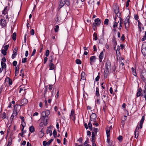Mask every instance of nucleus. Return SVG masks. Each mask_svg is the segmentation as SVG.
Listing matches in <instances>:
<instances>
[{
    "mask_svg": "<svg viewBox=\"0 0 146 146\" xmlns=\"http://www.w3.org/2000/svg\"><path fill=\"white\" fill-rule=\"evenodd\" d=\"M145 120V115L142 116L140 122L139 124V127H138L137 126L136 129L135 131V137L137 139L138 136L139 134V128L141 129L142 127L143 124V122Z\"/></svg>",
    "mask_w": 146,
    "mask_h": 146,
    "instance_id": "1",
    "label": "nucleus"
},
{
    "mask_svg": "<svg viewBox=\"0 0 146 146\" xmlns=\"http://www.w3.org/2000/svg\"><path fill=\"white\" fill-rule=\"evenodd\" d=\"M50 114V112L48 110L43 111L41 114V118L42 119L48 121V116Z\"/></svg>",
    "mask_w": 146,
    "mask_h": 146,
    "instance_id": "2",
    "label": "nucleus"
},
{
    "mask_svg": "<svg viewBox=\"0 0 146 146\" xmlns=\"http://www.w3.org/2000/svg\"><path fill=\"white\" fill-rule=\"evenodd\" d=\"M105 72L106 73L108 74L109 73V70L111 69V63L109 60H107L105 64Z\"/></svg>",
    "mask_w": 146,
    "mask_h": 146,
    "instance_id": "3",
    "label": "nucleus"
},
{
    "mask_svg": "<svg viewBox=\"0 0 146 146\" xmlns=\"http://www.w3.org/2000/svg\"><path fill=\"white\" fill-rule=\"evenodd\" d=\"M140 77L142 80L146 83V70H143L140 74Z\"/></svg>",
    "mask_w": 146,
    "mask_h": 146,
    "instance_id": "4",
    "label": "nucleus"
},
{
    "mask_svg": "<svg viewBox=\"0 0 146 146\" xmlns=\"http://www.w3.org/2000/svg\"><path fill=\"white\" fill-rule=\"evenodd\" d=\"M124 25L125 29L128 31V29L129 27L130 22L129 21V18L127 17L125 20L124 21Z\"/></svg>",
    "mask_w": 146,
    "mask_h": 146,
    "instance_id": "5",
    "label": "nucleus"
},
{
    "mask_svg": "<svg viewBox=\"0 0 146 146\" xmlns=\"http://www.w3.org/2000/svg\"><path fill=\"white\" fill-rule=\"evenodd\" d=\"M141 51L144 56H146V41L143 43L141 48Z\"/></svg>",
    "mask_w": 146,
    "mask_h": 146,
    "instance_id": "6",
    "label": "nucleus"
},
{
    "mask_svg": "<svg viewBox=\"0 0 146 146\" xmlns=\"http://www.w3.org/2000/svg\"><path fill=\"white\" fill-rule=\"evenodd\" d=\"M102 95V99L103 101L104 104L105 106L106 103L109 101V100L108 99V96L105 95Z\"/></svg>",
    "mask_w": 146,
    "mask_h": 146,
    "instance_id": "7",
    "label": "nucleus"
},
{
    "mask_svg": "<svg viewBox=\"0 0 146 146\" xmlns=\"http://www.w3.org/2000/svg\"><path fill=\"white\" fill-rule=\"evenodd\" d=\"M48 121H46V120L41 119L40 122L39 124V127L42 128L44 125H46L48 123Z\"/></svg>",
    "mask_w": 146,
    "mask_h": 146,
    "instance_id": "8",
    "label": "nucleus"
},
{
    "mask_svg": "<svg viewBox=\"0 0 146 146\" xmlns=\"http://www.w3.org/2000/svg\"><path fill=\"white\" fill-rule=\"evenodd\" d=\"M88 126L87 124L86 123H85L84 124V126L85 128L86 129H87L88 128H89L90 130H92V123L90 121L88 123Z\"/></svg>",
    "mask_w": 146,
    "mask_h": 146,
    "instance_id": "9",
    "label": "nucleus"
},
{
    "mask_svg": "<svg viewBox=\"0 0 146 146\" xmlns=\"http://www.w3.org/2000/svg\"><path fill=\"white\" fill-rule=\"evenodd\" d=\"M96 115L95 113H92L90 116L91 121L96 122Z\"/></svg>",
    "mask_w": 146,
    "mask_h": 146,
    "instance_id": "10",
    "label": "nucleus"
},
{
    "mask_svg": "<svg viewBox=\"0 0 146 146\" xmlns=\"http://www.w3.org/2000/svg\"><path fill=\"white\" fill-rule=\"evenodd\" d=\"M7 24L6 21L5 19H1L0 21V24L2 26L5 27Z\"/></svg>",
    "mask_w": 146,
    "mask_h": 146,
    "instance_id": "11",
    "label": "nucleus"
},
{
    "mask_svg": "<svg viewBox=\"0 0 146 146\" xmlns=\"http://www.w3.org/2000/svg\"><path fill=\"white\" fill-rule=\"evenodd\" d=\"M101 20L99 18H97L95 20L94 23H93L94 25H96L97 26L100 25L101 23Z\"/></svg>",
    "mask_w": 146,
    "mask_h": 146,
    "instance_id": "12",
    "label": "nucleus"
},
{
    "mask_svg": "<svg viewBox=\"0 0 146 146\" xmlns=\"http://www.w3.org/2000/svg\"><path fill=\"white\" fill-rule=\"evenodd\" d=\"M113 8L115 13L116 14H118L119 11L118 7L116 5H113Z\"/></svg>",
    "mask_w": 146,
    "mask_h": 146,
    "instance_id": "13",
    "label": "nucleus"
},
{
    "mask_svg": "<svg viewBox=\"0 0 146 146\" xmlns=\"http://www.w3.org/2000/svg\"><path fill=\"white\" fill-rule=\"evenodd\" d=\"M96 57L95 56H91L90 58V64L91 65L92 64V63L96 61Z\"/></svg>",
    "mask_w": 146,
    "mask_h": 146,
    "instance_id": "14",
    "label": "nucleus"
},
{
    "mask_svg": "<svg viewBox=\"0 0 146 146\" xmlns=\"http://www.w3.org/2000/svg\"><path fill=\"white\" fill-rule=\"evenodd\" d=\"M70 117V118L74 120H75V117L74 115V111L73 110H72L71 111Z\"/></svg>",
    "mask_w": 146,
    "mask_h": 146,
    "instance_id": "15",
    "label": "nucleus"
},
{
    "mask_svg": "<svg viewBox=\"0 0 146 146\" xmlns=\"http://www.w3.org/2000/svg\"><path fill=\"white\" fill-rule=\"evenodd\" d=\"M117 19V17H115L114 18V20L115 21L113 22V27L114 28H115L117 27V26L119 22V21H117L116 20Z\"/></svg>",
    "mask_w": 146,
    "mask_h": 146,
    "instance_id": "16",
    "label": "nucleus"
},
{
    "mask_svg": "<svg viewBox=\"0 0 146 146\" xmlns=\"http://www.w3.org/2000/svg\"><path fill=\"white\" fill-rule=\"evenodd\" d=\"M49 66L50 67L49 70H50L54 69L56 67L55 66L53 63H49Z\"/></svg>",
    "mask_w": 146,
    "mask_h": 146,
    "instance_id": "17",
    "label": "nucleus"
},
{
    "mask_svg": "<svg viewBox=\"0 0 146 146\" xmlns=\"http://www.w3.org/2000/svg\"><path fill=\"white\" fill-rule=\"evenodd\" d=\"M142 91V89L141 88H139L138 89V91L136 94V96L137 97H139L141 95Z\"/></svg>",
    "mask_w": 146,
    "mask_h": 146,
    "instance_id": "18",
    "label": "nucleus"
},
{
    "mask_svg": "<svg viewBox=\"0 0 146 146\" xmlns=\"http://www.w3.org/2000/svg\"><path fill=\"white\" fill-rule=\"evenodd\" d=\"M28 102V100L24 98L21 101V104L22 106H24Z\"/></svg>",
    "mask_w": 146,
    "mask_h": 146,
    "instance_id": "19",
    "label": "nucleus"
},
{
    "mask_svg": "<svg viewBox=\"0 0 146 146\" xmlns=\"http://www.w3.org/2000/svg\"><path fill=\"white\" fill-rule=\"evenodd\" d=\"M103 53L102 51L101 52L99 56V61L101 62H102V59L103 58Z\"/></svg>",
    "mask_w": 146,
    "mask_h": 146,
    "instance_id": "20",
    "label": "nucleus"
},
{
    "mask_svg": "<svg viewBox=\"0 0 146 146\" xmlns=\"http://www.w3.org/2000/svg\"><path fill=\"white\" fill-rule=\"evenodd\" d=\"M65 4V2L64 0H61L59 6V7H60V9L63 7Z\"/></svg>",
    "mask_w": 146,
    "mask_h": 146,
    "instance_id": "21",
    "label": "nucleus"
},
{
    "mask_svg": "<svg viewBox=\"0 0 146 146\" xmlns=\"http://www.w3.org/2000/svg\"><path fill=\"white\" fill-rule=\"evenodd\" d=\"M5 80L6 82H8V83L9 85H12V80L8 77H7L5 79Z\"/></svg>",
    "mask_w": 146,
    "mask_h": 146,
    "instance_id": "22",
    "label": "nucleus"
},
{
    "mask_svg": "<svg viewBox=\"0 0 146 146\" xmlns=\"http://www.w3.org/2000/svg\"><path fill=\"white\" fill-rule=\"evenodd\" d=\"M18 114V112L16 110H15L13 111V114L11 115V117L13 118L15 116H16Z\"/></svg>",
    "mask_w": 146,
    "mask_h": 146,
    "instance_id": "23",
    "label": "nucleus"
},
{
    "mask_svg": "<svg viewBox=\"0 0 146 146\" xmlns=\"http://www.w3.org/2000/svg\"><path fill=\"white\" fill-rule=\"evenodd\" d=\"M44 134L43 131V128H42L39 133V136L40 137H42L44 135Z\"/></svg>",
    "mask_w": 146,
    "mask_h": 146,
    "instance_id": "24",
    "label": "nucleus"
},
{
    "mask_svg": "<svg viewBox=\"0 0 146 146\" xmlns=\"http://www.w3.org/2000/svg\"><path fill=\"white\" fill-rule=\"evenodd\" d=\"M100 95L98 87H96V96L97 97H98L100 96Z\"/></svg>",
    "mask_w": 146,
    "mask_h": 146,
    "instance_id": "25",
    "label": "nucleus"
},
{
    "mask_svg": "<svg viewBox=\"0 0 146 146\" xmlns=\"http://www.w3.org/2000/svg\"><path fill=\"white\" fill-rule=\"evenodd\" d=\"M8 7L7 6L5 7L2 12V13L3 14L5 15L8 12Z\"/></svg>",
    "mask_w": 146,
    "mask_h": 146,
    "instance_id": "26",
    "label": "nucleus"
},
{
    "mask_svg": "<svg viewBox=\"0 0 146 146\" xmlns=\"http://www.w3.org/2000/svg\"><path fill=\"white\" fill-rule=\"evenodd\" d=\"M56 92V88H53L52 91L51 92V96H54Z\"/></svg>",
    "mask_w": 146,
    "mask_h": 146,
    "instance_id": "27",
    "label": "nucleus"
},
{
    "mask_svg": "<svg viewBox=\"0 0 146 146\" xmlns=\"http://www.w3.org/2000/svg\"><path fill=\"white\" fill-rule=\"evenodd\" d=\"M92 133H93L95 135H97V133L98 131V129L97 128H94L93 129Z\"/></svg>",
    "mask_w": 146,
    "mask_h": 146,
    "instance_id": "28",
    "label": "nucleus"
},
{
    "mask_svg": "<svg viewBox=\"0 0 146 146\" xmlns=\"http://www.w3.org/2000/svg\"><path fill=\"white\" fill-rule=\"evenodd\" d=\"M29 130L31 133H33L35 131V128L33 126H31L29 127Z\"/></svg>",
    "mask_w": 146,
    "mask_h": 146,
    "instance_id": "29",
    "label": "nucleus"
},
{
    "mask_svg": "<svg viewBox=\"0 0 146 146\" xmlns=\"http://www.w3.org/2000/svg\"><path fill=\"white\" fill-rule=\"evenodd\" d=\"M131 70L133 74L135 76H136V73L135 70L134 68L132 67L131 68Z\"/></svg>",
    "mask_w": 146,
    "mask_h": 146,
    "instance_id": "30",
    "label": "nucleus"
},
{
    "mask_svg": "<svg viewBox=\"0 0 146 146\" xmlns=\"http://www.w3.org/2000/svg\"><path fill=\"white\" fill-rule=\"evenodd\" d=\"M96 135H95L93 133H92V141H95V136Z\"/></svg>",
    "mask_w": 146,
    "mask_h": 146,
    "instance_id": "31",
    "label": "nucleus"
},
{
    "mask_svg": "<svg viewBox=\"0 0 146 146\" xmlns=\"http://www.w3.org/2000/svg\"><path fill=\"white\" fill-rule=\"evenodd\" d=\"M17 54V52L15 51V50H13V53L12 56V59L14 58Z\"/></svg>",
    "mask_w": 146,
    "mask_h": 146,
    "instance_id": "32",
    "label": "nucleus"
},
{
    "mask_svg": "<svg viewBox=\"0 0 146 146\" xmlns=\"http://www.w3.org/2000/svg\"><path fill=\"white\" fill-rule=\"evenodd\" d=\"M46 133L47 134H49L50 136H51L52 135V132L50 129H48L46 131Z\"/></svg>",
    "mask_w": 146,
    "mask_h": 146,
    "instance_id": "33",
    "label": "nucleus"
},
{
    "mask_svg": "<svg viewBox=\"0 0 146 146\" xmlns=\"http://www.w3.org/2000/svg\"><path fill=\"white\" fill-rule=\"evenodd\" d=\"M16 33H14L12 35V38L14 40H15L16 39Z\"/></svg>",
    "mask_w": 146,
    "mask_h": 146,
    "instance_id": "34",
    "label": "nucleus"
},
{
    "mask_svg": "<svg viewBox=\"0 0 146 146\" xmlns=\"http://www.w3.org/2000/svg\"><path fill=\"white\" fill-rule=\"evenodd\" d=\"M1 68L3 69L5 68H6V65L5 63H1Z\"/></svg>",
    "mask_w": 146,
    "mask_h": 146,
    "instance_id": "35",
    "label": "nucleus"
},
{
    "mask_svg": "<svg viewBox=\"0 0 146 146\" xmlns=\"http://www.w3.org/2000/svg\"><path fill=\"white\" fill-rule=\"evenodd\" d=\"M106 133L107 137H109L110 135V129H107V130H106Z\"/></svg>",
    "mask_w": 146,
    "mask_h": 146,
    "instance_id": "36",
    "label": "nucleus"
},
{
    "mask_svg": "<svg viewBox=\"0 0 146 146\" xmlns=\"http://www.w3.org/2000/svg\"><path fill=\"white\" fill-rule=\"evenodd\" d=\"M21 125L22 126L23 128L22 129V131H23L24 127L25 126V122L23 121L21 122Z\"/></svg>",
    "mask_w": 146,
    "mask_h": 146,
    "instance_id": "37",
    "label": "nucleus"
},
{
    "mask_svg": "<svg viewBox=\"0 0 146 146\" xmlns=\"http://www.w3.org/2000/svg\"><path fill=\"white\" fill-rule=\"evenodd\" d=\"M2 118L3 119H4L6 118L7 116L6 115V113L5 112H3L2 113Z\"/></svg>",
    "mask_w": 146,
    "mask_h": 146,
    "instance_id": "38",
    "label": "nucleus"
},
{
    "mask_svg": "<svg viewBox=\"0 0 146 146\" xmlns=\"http://www.w3.org/2000/svg\"><path fill=\"white\" fill-rule=\"evenodd\" d=\"M94 39L95 40H97L98 38L97 37V34L96 33H94L93 34Z\"/></svg>",
    "mask_w": 146,
    "mask_h": 146,
    "instance_id": "39",
    "label": "nucleus"
},
{
    "mask_svg": "<svg viewBox=\"0 0 146 146\" xmlns=\"http://www.w3.org/2000/svg\"><path fill=\"white\" fill-rule=\"evenodd\" d=\"M85 74V73L84 72H82L81 74V79L84 80L85 79V77L84 76V75Z\"/></svg>",
    "mask_w": 146,
    "mask_h": 146,
    "instance_id": "40",
    "label": "nucleus"
},
{
    "mask_svg": "<svg viewBox=\"0 0 146 146\" xmlns=\"http://www.w3.org/2000/svg\"><path fill=\"white\" fill-rule=\"evenodd\" d=\"M59 29V26L58 25H56L55 26V28H54V31L56 33L58 32Z\"/></svg>",
    "mask_w": 146,
    "mask_h": 146,
    "instance_id": "41",
    "label": "nucleus"
},
{
    "mask_svg": "<svg viewBox=\"0 0 146 146\" xmlns=\"http://www.w3.org/2000/svg\"><path fill=\"white\" fill-rule=\"evenodd\" d=\"M76 64H81V61L79 59H76Z\"/></svg>",
    "mask_w": 146,
    "mask_h": 146,
    "instance_id": "42",
    "label": "nucleus"
},
{
    "mask_svg": "<svg viewBox=\"0 0 146 146\" xmlns=\"http://www.w3.org/2000/svg\"><path fill=\"white\" fill-rule=\"evenodd\" d=\"M138 26L139 28L141 29V27L142 25V24L139 21V20H138Z\"/></svg>",
    "mask_w": 146,
    "mask_h": 146,
    "instance_id": "43",
    "label": "nucleus"
},
{
    "mask_svg": "<svg viewBox=\"0 0 146 146\" xmlns=\"http://www.w3.org/2000/svg\"><path fill=\"white\" fill-rule=\"evenodd\" d=\"M109 20L108 19H106L104 21V23L105 25H108V24Z\"/></svg>",
    "mask_w": 146,
    "mask_h": 146,
    "instance_id": "44",
    "label": "nucleus"
},
{
    "mask_svg": "<svg viewBox=\"0 0 146 146\" xmlns=\"http://www.w3.org/2000/svg\"><path fill=\"white\" fill-rule=\"evenodd\" d=\"M96 103L97 104H100V100L98 98H97L96 100L95 101Z\"/></svg>",
    "mask_w": 146,
    "mask_h": 146,
    "instance_id": "45",
    "label": "nucleus"
},
{
    "mask_svg": "<svg viewBox=\"0 0 146 146\" xmlns=\"http://www.w3.org/2000/svg\"><path fill=\"white\" fill-rule=\"evenodd\" d=\"M50 53V51L49 50H47L46 53H45V56L46 57H48L49 54Z\"/></svg>",
    "mask_w": 146,
    "mask_h": 146,
    "instance_id": "46",
    "label": "nucleus"
},
{
    "mask_svg": "<svg viewBox=\"0 0 146 146\" xmlns=\"http://www.w3.org/2000/svg\"><path fill=\"white\" fill-rule=\"evenodd\" d=\"M65 4L68 6L70 5L69 0H64Z\"/></svg>",
    "mask_w": 146,
    "mask_h": 146,
    "instance_id": "47",
    "label": "nucleus"
},
{
    "mask_svg": "<svg viewBox=\"0 0 146 146\" xmlns=\"http://www.w3.org/2000/svg\"><path fill=\"white\" fill-rule=\"evenodd\" d=\"M123 139V137L121 136H119L117 137V139L119 140L120 142H121L122 141V139Z\"/></svg>",
    "mask_w": 146,
    "mask_h": 146,
    "instance_id": "48",
    "label": "nucleus"
},
{
    "mask_svg": "<svg viewBox=\"0 0 146 146\" xmlns=\"http://www.w3.org/2000/svg\"><path fill=\"white\" fill-rule=\"evenodd\" d=\"M7 50H2L1 51L2 53L4 55H6Z\"/></svg>",
    "mask_w": 146,
    "mask_h": 146,
    "instance_id": "49",
    "label": "nucleus"
},
{
    "mask_svg": "<svg viewBox=\"0 0 146 146\" xmlns=\"http://www.w3.org/2000/svg\"><path fill=\"white\" fill-rule=\"evenodd\" d=\"M27 58H25L22 59V63H23L26 62L27 61Z\"/></svg>",
    "mask_w": 146,
    "mask_h": 146,
    "instance_id": "50",
    "label": "nucleus"
},
{
    "mask_svg": "<svg viewBox=\"0 0 146 146\" xmlns=\"http://www.w3.org/2000/svg\"><path fill=\"white\" fill-rule=\"evenodd\" d=\"M100 74V73L99 72L98 74V75L95 78V80L96 81H97L99 80L100 78V76L99 75Z\"/></svg>",
    "mask_w": 146,
    "mask_h": 146,
    "instance_id": "51",
    "label": "nucleus"
},
{
    "mask_svg": "<svg viewBox=\"0 0 146 146\" xmlns=\"http://www.w3.org/2000/svg\"><path fill=\"white\" fill-rule=\"evenodd\" d=\"M6 61V58L5 57H3L1 59V63H5Z\"/></svg>",
    "mask_w": 146,
    "mask_h": 146,
    "instance_id": "52",
    "label": "nucleus"
},
{
    "mask_svg": "<svg viewBox=\"0 0 146 146\" xmlns=\"http://www.w3.org/2000/svg\"><path fill=\"white\" fill-rule=\"evenodd\" d=\"M134 17V19L135 20L137 21H138V20H139V17L137 15H135Z\"/></svg>",
    "mask_w": 146,
    "mask_h": 146,
    "instance_id": "53",
    "label": "nucleus"
},
{
    "mask_svg": "<svg viewBox=\"0 0 146 146\" xmlns=\"http://www.w3.org/2000/svg\"><path fill=\"white\" fill-rule=\"evenodd\" d=\"M88 140H86L84 143V146H88Z\"/></svg>",
    "mask_w": 146,
    "mask_h": 146,
    "instance_id": "54",
    "label": "nucleus"
},
{
    "mask_svg": "<svg viewBox=\"0 0 146 146\" xmlns=\"http://www.w3.org/2000/svg\"><path fill=\"white\" fill-rule=\"evenodd\" d=\"M53 134L54 137H56V130H54L53 132Z\"/></svg>",
    "mask_w": 146,
    "mask_h": 146,
    "instance_id": "55",
    "label": "nucleus"
},
{
    "mask_svg": "<svg viewBox=\"0 0 146 146\" xmlns=\"http://www.w3.org/2000/svg\"><path fill=\"white\" fill-rule=\"evenodd\" d=\"M31 34L32 35H33L35 33L34 30L33 29H32L30 31Z\"/></svg>",
    "mask_w": 146,
    "mask_h": 146,
    "instance_id": "56",
    "label": "nucleus"
},
{
    "mask_svg": "<svg viewBox=\"0 0 146 146\" xmlns=\"http://www.w3.org/2000/svg\"><path fill=\"white\" fill-rule=\"evenodd\" d=\"M53 139H51L50 140L48 141L47 142V145L48 146L50 145V143L52 141Z\"/></svg>",
    "mask_w": 146,
    "mask_h": 146,
    "instance_id": "57",
    "label": "nucleus"
},
{
    "mask_svg": "<svg viewBox=\"0 0 146 146\" xmlns=\"http://www.w3.org/2000/svg\"><path fill=\"white\" fill-rule=\"evenodd\" d=\"M93 29H94V30L95 31L97 29L96 26H97L96 25H94V24H93Z\"/></svg>",
    "mask_w": 146,
    "mask_h": 146,
    "instance_id": "58",
    "label": "nucleus"
},
{
    "mask_svg": "<svg viewBox=\"0 0 146 146\" xmlns=\"http://www.w3.org/2000/svg\"><path fill=\"white\" fill-rule=\"evenodd\" d=\"M53 85L52 84H50L49 85L48 89L50 90L51 91L52 89Z\"/></svg>",
    "mask_w": 146,
    "mask_h": 146,
    "instance_id": "59",
    "label": "nucleus"
},
{
    "mask_svg": "<svg viewBox=\"0 0 146 146\" xmlns=\"http://www.w3.org/2000/svg\"><path fill=\"white\" fill-rule=\"evenodd\" d=\"M17 64V62L16 61H14L13 63V65L15 66H16Z\"/></svg>",
    "mask_w": 146,
    "mask_h": 146,
    "instance_id": "60",
    "label": "nucleus"
},
{
    "mask_svg": "<svg viewBox=\"0 0 146 146\" xmlns=\"http://www.w3.org/2000/svg\"><path fill=\"white\" fill-rule=\"evenodd\" d=\"M82 140L83 139L82 137H80L78 140V141L80 143H82Z\"/></svg>",
    "mask_w": 146,
    "mask_h": 146,
    "instance_id": "61",
    "label": "nucleus"
},
{
    "mask_svg": "<svg viewBox=\"0 0 146 146\" xmlns=\"http://www.w3.org/2000/svg\"><path fill=\"white\" fill-rule=\"evenodd\" d=\"M130 0H127L126 2V7H128L129 5V3L130 2Z\"/></svg>",
    "mask_w": 146,
    "mask_h": 146,
    "instance_id": "62",
    "label": "nucleus"
},
{
    "mask_svg": "<svg viewBox=\"0 0 146 146\" xmlns=\"http://www.w3.org/2000/svg\"><path fill=\"white\" fill-rule=\"evenodd\" d=\"M26 90V89L24 88H21L20 89L19 92L21 93L22 91V90Z\"/></svg>",
    "mask_w": 146,
    "mask_h": 146,
    "instance_id": "63",
    "label": "nucleus"
},
{
    "mask_svg": "<svg viewBox=\"0 0 146 146\" xmlns=\"http://www.w3.org/2000/svg\"><path fill=\"white\" fill-rule=\"evenodd\" d=\"M143 92L145 94H146V85L144 86V90L143 91Z\"/></svg>",
    "mask_w": 146,
    "mask_h": 146,
    "instance_id": "64",
    "label": "nucleus"
}]
</instances>
